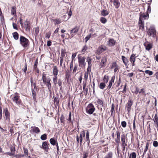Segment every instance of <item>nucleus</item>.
Listing matches in <instances>:
<instances>
[{
	"instance_id": "nucleus-1",
	"label": "nucleus",
	"mask_w": 158,
	"mask_h": 158,
	"mask_svg": "<svg viewBox=\"0 0 158 158\" xmlns=\"http://www.w3.org/2000/svg\"><path fill=\"white\" fill-rule=\"evenodd\" d=\"M42 79L44 83L46 85L48 90L51 91L52 89L51 80L50 78L47 77L46 74L44 72L42 74Z\"/></svg>"
},
{
	"instance_id": "nucleus-2",
	"label": "nucleus",
	"mask_w": 158,
	"mask_h": 158,
	"mask_svg": "<svg viewBox=\"0 0 158 158\" xmlns=\"http://www.w3.org/2000/svg\"><path fill=\"white\" fill-rule=\"evenodd\" d=\"M20 43L21 45L24 48L28 47L30 44L29 40L23 36H20L19 38Z\"/></svg>"
},
{
	"instance_id": "nucleus-3",
	"label": "nucleus",
	"mask_w": 158,
	"mask_h": 158,
	"mask_svg": "<svg viewBox=\"0 0 158 158\" xmlns=\"http://www.w3.org/2000/svg\"><path fill=\"white\" fill-rule=\"evenodd\" d=\"M95 110L94 106L91 103H89L85 108L86 112L89 114H93Z\"/></svg>"
},
{
	"instance_id": "nucleus-4",
	"label": "nucleus",
	"mask_w": 158,
	"mask_h": 158,
	"mask_svg": "<svg viewBox=\"0 0 158 158\" xmlns=\"http://www.w3.org/2000/svg\"><path fill=\"white\" fill-rule=\"evenodd\" d=\"M77 57L79 66L81 68L85 67L86 64L85 62L86 58L85 56H81L79 55H78Z\"/></svg>"
},
{
	"instance_id": "nucleus-5",
	"label": "nucleus",
	"mask_w": 158,
	"mask_h": 158,
	"mask_svg": "<svg viewBox=\"0 0 158 158\" xmlns=\"http://www.w3.org/2000/svg\"><path fill=\"white\" fill-rule=\"evenodd\" d=\"M97 103L98 105L97 107L99 110L101 111H102V107H100L101 106V107H103L105 105L104 103V100L102 98H97Z\"/></svg>"
},
{
	"instance_id": "nucleus-6",
	"label": "nucleus",
	"mask_w": 158,
	"mask_h": 158,
	"mask_svg": "<svg viewBox=\"0 0 158 158\" xmlns=\"http://www.w3.org/2000/svg\"><path fill=\"white\" fill-rule=\"evenodd\" d=\"M156 31L155 28L153 27H151L147 31V33L149 36H152L155 38L156 36Z\"/></svg>"
},
{
	"instance_id": "nucleus-7",
	"label": "nucleus",
	"mask_w": 158,
	"mask_h": 158,
	"mask_svg": "<svg viewBox=\"0 0 158 158\" xmlns=\"http://www.w3.org/2000/svg\"><path fill=\"white\" fill-rule=\"evenodd\" d=\"M12 99L18 105H19L21 103V100L20 99L19 94L17 93H15Z\"/></svg>"
},
{
	"instance_id": "nucleus-8",
	"label": "nucleus",
	"mask_w": 158,
	"mask_h": 158,
	"mask_svg": "<svg viewBox=\"0 0 158 158\" xmlns=\"http://www.w3.org/2000/svg\"><path fill=\"white\" fill-rule=\"evenodd\" d=\"M107 48L104 45H102L99 46L97 50L96 51V53L97 55H100L104 51H106Z\"/></svg>"
},
{
	"instance_id": "nucleus-9",
	"label": "nucleus",
	"mask_w": 158,
	"mask_h": 158,
	"mask_svg": "<svg viewBox=\"0 0 158 158\" xmlns=\"http://www.w3.org/2000/svg\"><path fill=\"white\" fill-rule=\"evenodd\" d=\"M85 133L84 131H82L80 135V136L77 135L76 136V140L77 143H80V145H81L82 142L83 136L85 137Z\"/></svg>"
},
{
	"instance_id": "nucleus-10",
	"label": "nucleus",
	"mask_w": 158,
	"mask_h": 158,
	"mask_svg": "<svg viewBox=\"0 0 158 158\" xmlns=\"http://www.w3.org/2000/svg\"><path fill=\"white\" fill-rule=\"evenodd\" d=\"M3 112L5 113L6 120L9 123L10 121V113L8 109L7 108L4 109Z\"/></svg>"
},
{
	"instance_id": "nucleus-11",
	"label": "nucleus",
	"mask_w": 158,
	"mask_h": 158,
	"mask_svg": "<svg viewBox=\"0 0 158 158\" xmlns=\"http://www.w3.org/2000/svg\"><path fill=\"white\" fill-rule=\"evenodd\" d=\"M114 69V71L115 73L119 69V66L115 61L112 62L110 65V69Z\"/></svg>"
},
{
	"instance_id": "nucleus-12",
	"label": "nucleus",
	"mask_w": 158,
	"mask_h": 158,
	"mask_svg": "<svg viewBox=\"0 0 158 158\" xmlns=\"http://www.w3.org/2000/svg\"><path fill=\"white\" fill-rule=\"evenodd\" d=\"M79 29V27L76 26L73 29L70 31V33L71 35V38L73 37L78 32Z\"/></svg>"
},
{
	"instance_id": "nucleus-13",
	"label": "nucleus",
	"mask_w": 158,
	"mask_h": 158,
	"mask_svg": "<svg viewBox=\"0 0 158 158\" xmlns=\"http://www.w3.org/2000/svg\"><path fill=\"white\" fill-rule=\"evenodd\" d=\"M107 60V58L106 56L102 57L99 65L100 68H104L105 67Z\"/></svg>"
},
{
	"instance_id": "nucleus-14",
	"label": "nucleus",
	"mask_w": 158,
	"mask_h": 158,
	"mask_svg": "<svg viewBox=\"0 0 158 158\" xmlns=\"http://www.w3.org/2000/svg\"><path fill=\"white\" fill-rule=\"evenodd\" d=\"M47 141H44L42 142V145L41 146H40V148L46 152H48L49 150V144H48Z\"/></svg>"
},
{
	"instance_id": "nucleus-15",
	"label": "nucleus",
	"mask_w": 158,
	"mask_h": 158,
	"mask_svg": "<svg viewBox=\"0 0 158 158\" xmlns=\"http://www.w3.org/2000/svg\"><path fill=\"white\" fill-rule=\"evenodd\" d=\"M143 45L145 47L146 49L148 51H149L153 47L152 43L147 41L143 44Z\"/></svg>"
},
{
	"instance_id": "nucleus-16",
	"label": "nucleus",
	"mask_w": 158,
	"mask_h": 158,
	"mask_svg": "<svg viewBox=\"0 0 158 158\" xmlns=\"http://www.w3.org/2000/svg\"><path fill=\"white\" fill-rule=\"evenodd\" d=\"M133 104V102L131 99H129L126 105L127 111L129 113L131 110V107Z\"/></svg>"
},
{
	"instance_id": "nucleus-17",
	"label": "nucleus",
	"mask_w": 158,
	"mask_h": 158,
	"mask_svg": "<svg viewBox=\"0 0 158 158\" xmlns=\"http://www.w3.org/2000/svg\"><path fill=\"white\" fill-rule=\"evenodd\" d=\"M139 27V29L142 31H144V21L141 20V18H139L138 22Z\"/></svg>"
},
{
	"instance_id": "nucleus-18",
	"label": "nucleus",
	"mask_w": 158,
	"mask_h": 158,
	"mask_svg": "<svg viewBox=\"0 0 158 158\" xmlns=\"http://www.w3.org/2000/svg\"><path fill=\"white\" fill-rule=\"evenodd\" d=\"M115 78V76H112L110 80L109 81V85L108 86H107V89L108 90L110 89V88H111L113 84L114 83V80Z\"/></svg>"
},
{
	"instance_id": "nucleus-19",
	"label": "nucleus",
	"mask_w": 158,
	"mask_h": 158,
	"mask_svg": "<svg viewBox=\"0 0 158 158\" xmlns=\"http://www.w3.org/2000/svg\"><path fill=\"white\" fill-rule=\"evenodd\" d=\"M24 25L26 30L27 31H30L31 27L30 22L26 20L24 22Z\"/></svg>"
},
{
	"instance_id": "nucleus-20",
	"label": "nucleus",
	"mask_w": 158,
	"mask_h": 158,
	"mask_svg": "<svg viewBox=\"0 0 158 158\" xmlns=\"http://www.w3.org/2000/svg\"><path fill=\"white\" fill-rule=\"evenodd\" d=\"M136 57L135 56V55L133 54L131 55L130 56V61L131 63L132 66H134L135 65V60Z\"/></svg>"
},
{
	"instance_id": "nucleus-21",
	"label": "nucleus",
	"mask_w": 158,
	"mask_h": 158,
	"mask_svg": "<svg viewBox=\"0 0 158 158\" xmlns=\"http://www.w3.org/2000/svg\"><path fill=\"white\" fill-rule=\"evenodd\" d=\"M140 17L139 18H141V20H142V19H148L149 18V14L148 13H140Z\"/></svg>"
},
{
	"instance_id": "nucleus-22",
	"label": "nucleus",
	"mask_w": 158,
	"mask_h": 158,
	"mask_svg": "<svg viewBox=\"0 0 158 158\" xmlns=\"http://www.w3.org/2000/svg\"><path fill=\"white\" fill-rule=\"evenodd\" d=\"M116 41L113 39H110L108 41V45L110 47H112L115 44Z\"/></svg>"
},
{
	"instance_id": "nucleus-23",
	"label": "nucleus",
	"mask_w": 158,
	"mask_h": 158,
	"mask_svg": "<svg viewBox=\"0 0 158 158\" xmlns=\"http://www.w3.org/2000/svg\"><path fill=\"white\" fill-rule=\"evenodd\" d=\"M86 131L87 132L86 134L85 139H86V141L88 143V146L89 147V148H90L91 147L89 145L90 142V141L89 139V132L88 130H87Z\"/></svg>"
},
{
	"instance_id": "nucleus-24",
	"label": "nucleus",
	"mask_w": 158,
	"mask_h": 158,
	"mask_svg": "<svg viewBox=\"0 0 158 158\" xmlns=\"http://www.w3.org/2000/svg\"><path fill=\"white\" fill-rule=\"evenodd\" d=\"M121 141L122 142L121 146H126L127 145V144L125 141V136L124 134L121 136Z\"/></svg>"
},
{
	"instance_id": "nucleus-25",
	"label": "nucleus",
	"mask_w": 158,
	"mask_h": 158,
	"mask_svg": "<svg viewBox=\"0 0 158 158\" xmlns=\"http://www.w3.org/2000/svg\"><path fill=\"white\" fill-rule=\"evenodd\" d=\"M150 140H148L146 144L145 148L144 149L143 153V156H144V155L146 154V152L148 150V148L149 145Z\"/></svg>"
},
{
	"instance_id": "nucleus-26",
	"label": "nucleus",
	"mask_w": 158,
	"mask_h": 158,
	"mask_svg": "<svg viewBox=\"0 0 158 158\" xmlns=\"http://www.w3.org/2000/svg\"><path fill=\"white\" fill-rule=\"evenodd\" d=\"M86 85V82H84V81L83 83V89L84 90V94L85 95H87L88 92V89L85 88Z\"/></svg>"
},
{
	"instance_id": "nucleus-27",
	"label": "nucleus",
	"mask_w": 158,
	"mask_h": 158,
	"mask_svg": "<svg viewBox=\"0 0 158 158\" xmlns=\"http://www.w3.org/2000/svg\"><path fill=\"white\" fill-rule=\"evenodd\" d=\"M58 70L57 67L55 66L53 67L52 69V73L54 76H57L58 75Z\"/></svg>"
},
{
	"instance_id": "nucleus-28",
	"label": "nucleus",
	"mask_w": 158,
	"mask_h": 158,
	"mask_svg": "<svg viewBox=\"0 0 158 158\" xmlns=\"http://www.w3.org/2000/svg\"><path fill=\"white\" fill-rule=\"evenodd\" d=\"M33 99L34 101L36 99V92L32 88L31 89Z\"/></svg>"
},
{
	"instance_id": "nucleus-29",
	"label": "nucleus",
	"mask_w": 158,
	"mask_h": 158,
	"mask_svg": "<svg viewBox=\"0 0 158 158\" xmlns=\"http://www.w3.org/2000/svg\"><path fill=\"white\" fill-rule=\"evenodd\" d=\"M31 130L33 132L38 134L40 132V130L38 127H31Z\"/></svg>"
},
{
	"instance_id": "nucleus-30",
	"label": "nucleus",
	"mask_w": 158,
	"mask_h": 158,
	"mask_svg": "<svg viewBox=\"0 0 158 158\" xmlns=\"http://www.w3.org/2000/svg\"><path fill=\"white\" fill-rule=\"evenodd\" d=\"M141 61L143 62V63L146 64V63H147L149 62V59L148 58H147L145 56H143L142 59H140Z\"/></svg>"
},
{
	"instance_id": "nucleus-31",
	"label": "nucleus",
	"mask_w": 158,
	"mask_h": 158,
	"mask_svg": "<svg viewBox=\"0 0 158 158\" xmlns=\"http://www.w3.org/2000/svg\"><path fill=\"white\" fill-rule=\"evenodd\" d=\"M113 4L116 9H118L120 6V3L118 0H113Z\"/></svg>"
},
{
	"instance_id": "nucleus-32",
	"label": "nucleus",
	"mask_w": 158,
	"mask_h": 158,
	"mask_svg": "<svg viewBox=\"0 0 158 158\" xmlns=\"http://www.w3.org/2000/svg\"><path fill=\"white\" fill-rule=\"evenodd\" d=\"M50 142L51 144L53 145H55L58 143L57 140L55 139L54 138L50 139Z\"/></svg>"
},
{
	"instance_id": "nucleus-33",
	"label": "nucleus",
	"mask_w": 158,
	"mask_h": 158,
	"mask_svg": "<svg viewBox=\"0 0 158 158\" xmlns=\"http://www.w3.org/2000/svg\"><path fill=\"white\" fill-rule=\"evenodd\" d=\"M121 57L124 64L125 65H127L129 62L128 59L124 56H122Z\"/></svg>"
},
{
	"instance_id": "nucleus-34",
	"label": "nucleus",
	"mask_w": 158,
	"mask_h": 158,
	"mask_svg": "<svg viewBox=\"0 0 158 158\" xmlns=\"http://www.w3.org/2000/svg\"><path fill=\"white\" fill-rule=\"evenodd\" d=\"M113 153L112 152H108L104 158H113Z\"/></svg>"
},
{
	"instance_id": "nucleus-35",
	"label": "nucleus",
	"mask_w": 158,
	"mask_h": 158,
	"mask_svg": "<svg viewBox=\"0 0 158 158\" xmlns=\"http://www.w3.org/2000/svg\"><path fill=\"white\" fill-rule=\"evenodd\" d=\"M109 77L108 75H105L103 78L102 80L103 81V82L105 83H107L109 81Z\"/></svg>"
},
{
	"instance_id": "nucleus-36",
	"label": "nucleus",
	"mask_w": 158,
	"mask_h": 158,
	"mask_svg": "<svg viewBox=\"0 0 158 158\" xmlns=\"http://www.w3.org/2000/svg\"><path fill=\"white\" fill-rule=\"evenodd\" d=\"M16 7L15 6H13L11 8V14L15 16L16 15Z\"/></svg>"
},
{
	"instance_id": "nucleus-37",
	"label": "nucleus",
	"mask_w": 158,
	"mask_h": 158,
	"mask_svg": "<svg viewBox=\"0 0 158 158\" xmlns=\"http://www.w3.org/2000/svg\"><path fill=\"white\" fill-rule=\"evenodd\" d=\"M139 88L138 87L135 86L134 89H132L131 91L134 94H135L136 95L139 93Z\"/></svg>"
},
{
	"instance_id": "nucleus-38",
	"label": "nucleus",
	"mask_w": 158,
	"mask_h": 158,
	"mask_svg": "<svg viewBox=\"0 0 158 158\" xmlns=\"http://www.w3.org/2000/svg\"><path fill=\"white\" fill-rule=\"evenodd\" d=\"M109 14L108 11L105 10H103L101 12V15L103 16H105Z\"/></svg>"
},
{
	"instance_id": "nucleus-39",
	"label": "nucleus",
	"mask_w": 158,
	"mask_h": 158,
	"mask_svg": "<svg viewBox=\"0 0 158 158\" xmlns=\"http://www.w3.org/2000/svg\"><path fill=\"white\" fill-rule=\"evenodd\" d=\"M115 142L117 144V151L118 153L119 152V150H118V146L119 145V144L120 143V138H116L115 140Z\"/></svg>"
},
{
	"instance_id": "nucleus-40",
	"label": "nucleus",
	"mask_w": 158,
	"mask_h": 158,
	"mask_svg": "<svg viewBox=\"0 0 158 158\" xmlns=\"http://www.w3.org/2000/svg\"><path fill=\"white\" fill-rule=\"evenodd\" d=\"M88 49V47L86 44L85 45L82 47L80 52L84 54L86 51Z\"/></svg>"
},
{
	"instance_id": "nucleus-41",
	"label": "nucleus",
	"mask_w": 158,
	"mask_h": 158,
	"mask_svg": "<svg viewBox=\"0 0 158 158\" xmlns=\"http://www.w3.org/2000/svg\"><path fill=\"white\" fill-rule=\"evenodd\" d=\"M89 152L88 150L84 151L83 152L82 158H87L88 156Z\"/></svg>"
},
{
	"instance_id": "nucleus-42",
	"label": "nucleus",
	"mask_w": 158,
	"mask_h": 158,
	"mask_svg": "<svg viewBox=\"0 0 158 158\" xmlns=\"http://www.w3.org/2000/svg\"><path fill=\"white\" fill-rule=\"evenodd\" d=\"M59 99L58 98L55 97L54 99V104L55 106H58L59 105Z\"/></svg>"
},
{
	"instance_id": "nucleus-43",
	"label": "nucleus",
	"mask_w": 158,
	"mask_h": 158,
	"mask_svg": "<svg viewBox=\"0 0 158 158\" xmlns=\"http://www.w3.org/2000/svg\"><path fill=\"white\" fill-rule=\"evenodd\" d=\"M65 117L62 114L61 115V116L60 118V122L63 124V126H64L65 125L64 122H65Z\"/></svg>"
},
{
	"instance_id": "nucleus-44",
	"label": "nucleus",
	"mask_w": 158,
	"mask_h": 158,
	"mask_svg": "<svg viewBox=\"0 0 158 158\" xmlns=\"http://www.w3.org/2000/svg\"><path fill=\"white\" fill-rule=\"evenodd\" d=\"M66 53V50L64 49H61V56L60 57H62L64 58L65 56Z\"/></svg>"
},
{
	"instance_id": "nucleus-45",
	"label": "nucleus",
	"mask_w": 158,
	"mask_h": 158,
	"mask_svg": "<svg viewBox=\"0 0 158 158\" xmlns=\"http://www.w3.org/2000/svg\"><path fill=\"white\" fill-rule=\"evenodd\" d=\"M10 149L11 152L13 153V154L15 155V148L14 146L11 145L10 147Z\"/></svg>"
},
{
	"instance_id": "nucleus-46",
	"label": "nucleus",
	"mask_w": 158,
	"mask_h": 158,
	"mask_svg": "<svg viewBox=\"0 0 158 158\" xmlns=\"http://www.w3.org/2000/svg\"><path fill=\"white\" fill-rule=\"evenodd\" d=\"M13 37L15 40H17L19 39V35L17 32H15L13 33Z\"/></svg>"
},
{
	"instance_id": "nucleus-47",
	"label": "nucleus",
	"mask_w": 158,
	"mask_h": 158,
	"mask_svg": "<svg viewBox=\"0 0 158 158\" xmlns=\"http://www.w3.org/2000/svg\"><path fill=\"white\" fill-rule=\"evenodd\" d=\"M53 83L55 85L57 84V76H54L52 78Z\"/></svg>"
},
{
	"instance_id": "nucleus-48",
	"label": "nucleus",
	"mask_w": 158,
	"mask_h": 158,
	"mask_svg": "<svg viewBox=\"0 0 158 158\" xmlns=\"http://www.w3.org/2000/svg\"><path fill=\"white\" fill-rule=\"evenodd\" d=\"M136 153L134 152H133L130 154L129 158H136Z\"/></svg>"
},
{
	"instance_id": "nucleus-49",
	"label": "nucleus",
	"mask_w": 158,
	"mask_h": 158,
	"mask_svg": "<svg viewBox=\"0 0 158 158\" xmlns=\"http://www.w3.org/2000/svg\"><path fill=\"white\" fill-rule=\"evenodd\" d=\"M106 83L103 82H101L99 86V88L101 89H103L106 86Z\"/></svg>"
},
{
	"instance_id": "nucleus-50",
	"label": "nucleus",
	"mask_w": 158,
	"mask_h": 158,
	"mask_svg": "<svg viewBox=\"0 0 158 158\" xmlns=\"http://www.w3.org/2000/svg\"><path fill=\"white\" fill-rule=\"evenodd\" d=\"M100 21L102 23L105 24L106 23L107 20L106 18L104 17H101L100 19Z\"/></svg>"
},
{
	"instance_id": "nucleus-51",
	"label": "nucleus",
	"mask_w": 158,
	"mask_h": 158,
	"mask_svg": "<svg viewBox=\"0 0 158 158\" xmlns=\"http://www.w3.org/2000/svg\"><path fill=\"white\" fill-rule=\"evenodd\" d=\"M23 150L24 152V155L25 156H27L28 155V150L27 148L25 147H23Z\"/></svg>"
},
{
	"instance_id": "nucleus-52",
	"label": "nucleus",
	"mask_w": 158,
	"mask_h": 158,
	"mask_svg": "<svg viewBox=\"0 0 158 158\" xmlns=\"http://www.w3.org/2000/svg\"><path fill=\"white\" fill-rule=\"evenodd\" d=\"M52 21L55 23V24H60L61 23L60 20L59 19H53Z\"/></svg>"
},
{
	"instance_id": "nucleus-53",
	"label": "nucleus",
	"mask_w": 158,
	"mask_h": 158,
	"mask_svg": "<svg viewBox=\"0 0 158 158\" xmlns=\"http://www.w3.org/2000/svg\"><path fill=\"white\" fill-rule=\"evenodd\" d=\"M92 59L90 57H88L87 59V61L88 62V66H91V63H92Z\"/></svg>"
},
{
	"instance_id": "nucleus-54",
	"label": "nucleus",
	"mask_w": 158,
	"mask_h": 158,
	"mask_svg": "<svg viewBox=\"0 0 158 158\" xmlns=\"http://www.w3.org/2000/svg\"><path fill=\"white\" fill-rule=\"evenodd\" d=\"M139 94L138 95V97L139 95L140 94H142L144 95H145V89L144 88L141 89L140 91L139 90Z\"/></svg>"
},
{
	"instance_id": "nucleus-55",
	"label": "nucleus",
	"mask_w": 158,
	"mask_h": 158,
	"mask_svg": "<svg viewBox=\"0 0 158 158\" xmlns=\"http://www.w3.org/2000/svg\"><path fill=\"white\" fill-rule=\"evenodd\" d=\"M40 139L43 140H46L47 139V135L44 134L42 135L40 137Z\"/></svg>"
},
{
	"instance_id": "nucleus-56",
	"label": "nucleus",
	"mask_w": 158,
	"mask_h": 158,
	"mask_svg": "<svg viewBox=\"0 0 158 158\" xmlns=\"http://www.w3.org/2000/svg\"><path fill=\"white\" fill-rule=\"evenodd\" d=\"M68 123H71L72 124H73V122L72 121L71 118V112H69V118H68Z\"/></svg>"
},
{
	"instance_id": "nucleus-57",
	"label": "nucleus",
	"mask_w": 158,
	"mask_h": 158,
	"mask_svg": "<svg viewBox=\"0 0 158 158\" xmlns=\"http://www.w3.org/2000/svg\"><path fill=\"white\" fill-rule=\"evenodd\" d=\"M27 69V63H25L24 67L22 69V70L23 71L24 73L26 74Z\"/></svg>"
},
{
	"instance_id": "nucleus-58",
	"label": "nucleus",
	"mask_w": 158,
	"mask_h": 158,
	"mask_svg": "<svg viewBox=\"0 0 158 158\" xmlns=\"http://www.w3.org/2000/svg\"><path fill=\"white\" fill-rule=\"evenodd\" d=\"M70 75L69 72H67L65 73V78L67 80H69L70 78Z\"/></svg>"
},
{
	"instance_id": "nucleus-59",
	"label": "nucleus",
	"mask_w": 158,
	"mask_h": 158,
	"mask_svg": "<svg viewBox=\"0 0 158 158\" xmlns=\"http://www.w3.org/2000/svg\"><path fill=\"white\" fill-rule=\"evenodd\" d=\"M88 73H85L84 74V79L85 80V81H84V82H86H86L88 80Z\"/></svg>"
},
{
	"instance_id": "nucleus-60",
	"label": "nucleus",
	"mask_w": 158,
	"mask_h": 158,
	"mask_svg": "<svg viewBox=\"0 0 158 158\" xmlns=\"http://www.w3.org/2000/svg\"><path fill=\"white\" fill-rule=\"evenodd\" d=\"M145 73L148 74L149 76H151L153 74L152 71L149 70H146L145 71Z\"/></svg>"
},
{
	"instance_id": "nucleus-61",
	"label": "nucleus",
	"mask_w": 158,
	"mask_h": 158,
	"mask_svg": "<svg viewBox=\"0 0 158 158\" xmlns=\"http://www.w3.org/2000/svg\"><path fill=\"white\" fill-rule=\"evenodd\" d=\"M77 52H76V53L72 54V56H71V58H72L71 61H72L73 62V60L75 58V57L77 55Z\"/></svg>"
},
{
	"instance_id": "nucleus-62",
	"label": "nucleus",
	"mask_w": 158,
	"mask_h": 158,
	"mask_svg": "<svg viewBox=\"0 0 158 158\" xmlns=\"http://www.w3.org/2000/svg\"><path fill=\"white\" fill-rule=\"evenodd\" d=\"M91 66H88V67L87 68V69L86 72L85 73H88V74H90V72H91Z\"/></svg>"
},
{
	"instance_id": "nucleus-63",
	"label": "nucleus",
	"mask_w": 158,
	"mask_h": 158,
	"mask_svg": "<svg viewBox=\"0 0 158 158\" xmlns=\"http://www.w3.org/2000/svg\"><path fill=\"white\" fill-rule=\"evenodd\" d=\"M73 62L71 61L69 64L70 71H72L73 69Z\"/></svg>"
},
{
	"instance_id": "nucleus-64",
	"label": "nucleus",
	"mask_w": 158,
	"mask_h": 158,
	"mask_svg": "<svg viewBox=\"0 0 158 158\" xmlns=\"http://www.w3.org/2000/svg\"><path fill=\"white\" fill-rule=\"evenodd\" d=\"M146 158H153L152 155L150 153H147V156H146Z\"/></svg>"
}]
</instances>
